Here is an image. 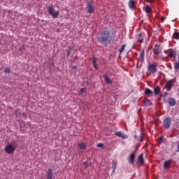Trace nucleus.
<instances>
[{
  "mask_svg": "<svg viewBox=\"0 0 179 179\" xmlns=\"http://www.w3.org/2000/svg\"><path fill=\"white\" fill-rule=\"evenodd\" d=\"M83 166H85L86 169H88V163L87 162H83Z\"/></svg>",
  "mask_w": 179,
  "mask_h": 179,
  "instance_id": "nucleus-33",
  "label": "nucleus"
},
{
  "mask_svg": "<svg viewBox=\"0 0 179 179\" xmlns=\"http://www.w3.org/2000/svg\"><path fill=\"white\" fill-rule=\"evenodd\" d=\"M86 90L85 88H81L78 92L79 95H82L84 92H85Z\"/></svg>",
  "mask_w": 179,
  "mask_h": 179,
  "instance_id": "nucleus-28",
  "label": "nucleus"
},
{
  "mask_svg": "<svg viewBox=\"0 0 179 179\" xmlns=\"http://www.w3.org/2000/svg\"><path fill=\"white\" fill-rule=\"evenodd\" d=\"M92 64H93V66L95 69L98 70L99 69V66L97 65V61H96V58L95 57H92Z\"/></svg>",
  "mask_w": 179,
  "mask_h": 179,
  "instance_id": "nucleus-13",
  "label": "nucleus"
},
{
  "mask_svg": "<svg viewBox=\"0 0 179 179\" xmlns=\"http://www.w3.org/2000/svg\"><path fill=\"white\" fill-rule=\"evenodd\" d=\"M160 92H161V89H160V87H159V86H157L154 89V94H156V95H159Z\"/></svg>",
  "mask_w": 179,
  "mask_h": 179,
  "instance_id": "nucleus-19",
  "label": "nucleus"
},
{
  "mask_svg": "<svg viewBox=\"0 0 179 179\" xmlns=\"http://www.w3.org/2000/svg\"><path fill=\"white\" fill-rule=\"evenodd\" d=\"M135 0H129V3H128V6L130 9L131 10H134V6H135Z\"/></svg>",
  "mask_w": 179,
  "mask_h": 179,
  "instance_id": "nucleus-12",
  "label": "nucleus"
},
{
  "mask_svg": "<svg viewBox=\"0 0 179 179\" xmlns=\"http://www.w3.org/2000/svg\"><path fill=\"white\" fill-rule=\"evenodd\" d=\"M174 70L176 71L179 70V62L174 64Z\"/></svg>",
  "mask_w": 179,
  "mask_h": 179,
  "instance_id": "nucleus-26",
  "label": "nucleus"
},
{
  "mask_svg": "<svg viewBox=\"0 0 179 179\" xmlns=\"http://www.w3.org/2000/svg\"><path fill=\"white\" fill-rule=\"evenodd\" d=\"M171 163H172L171 160L165 161L164 163V169H169V167H170V164H171Z\"/></svg>",
  "mask_w": 179,
  "mask_h": 179,
  "instance_id": "nucleus-16",
  "label": "nucleus"
},
{
  "mask_svg": "<svg viewBox=\"0 0 179 179\" xmlns=\"http://www.w3.org/2000/svg\"><path fill=\"white\" fill-rule=\"evenodd\" d=\"M167 56L171 58H174L176 57V55L174 54L173 50H171V52L168 54Z\"/></svg>",
  "mask_w": 179,
  "mask_h": 179,
  "instance_id": "nucleus-24",
  "label": "nucleus"
},
{
  "mask_svg": "<svg viewBox=\"0 0 179 179\" xmlns=\"http://www.w3.org/2000/svg\"><path fill=\"white\" fill-rule=\"evenodd\" d=\"M173 80H169L167 83L166 84V89H171L173 86Z\"/></svg>",
  "mask_w": 179,
  "mask_h": 179,
  "instance_id": "nucleus-15",
  "label": "nucleus"
},
{
  "mask_svg": "<svg viewBox=\"0 0 179 179\" xmlns=\"http://www.w3.org/2000/svg\"><path fill=\"white\" fill-rule=\"evenodd\" d=\"M172 123V120L170 117H166L164 120L163 121V126L164 129H168L169 128L171 127Z\"/></svg>",
  "mask_w": 179,
  "mask_h": 179,
  "instance_id": "nucleus-4",
  "label": "nucleus"
},
{
  "mask_svg": "<svg viewBox=\"0 0 179 179\" xmlns=\"http://www.w3.org/2000/svg\"><path fill=\"white\" fill-rule=\"evenodd\" d=\"M96 146H97L98 148H102V147L103 146V143H98V144L96 145Z\"/></svg>",
  "mask_w": 179,
  "mask_h": 179,
  "instance_id": "nucleus-35",
  "label": "nucleus"
},
{
  "mask_svg": "<svg viewBox=\"0 0 179 179\" xmlns=\"http://www.w3.org/2000/svg\"><path fill=\"white\" fill-rule=\"evenodd\" d=\"M52 177H53L52 170L51 169H49L48 170V172L46 173V179H52Z\"/></svg>",
  "mask_w": 179,
  "mask_h": 179,
  "instance_id": "nucleus-11",
  "label": "nucleus"
},
{
  "mask_svg": "<svg viewBox=\"0 0 179 179\" xmlns=\"http://www.w3.org/2000/svg\"><path fill=\"white\" fill-rule=\"evenodd\" d=\"M135 138H137V136H135Z\"/></svg>",
  "mask_w": 179,
  "mask_h": 179,
  "instance_id": "nucleus-44",
  "label": "nucleus"
},
{
  "mask_svg": "<svg viewBox=\"0 0 179 179\" xmlns=\"http://www.w3.org/2000/svg\"><path fill=\"white\" fill-rule=\"evenodd\" d=\"M148 71L150 73L155 74L157 72V66L155 64H150L148 66Z\"/></svg>",
  "mask_w": 179,
  "mask_h": 179,
  "instance_id": "nucleus-6",
  "label": "nucleus"
},
{
  "mask_svg": "<svg viewBox=\"0 0 179 179\" xmlns=\"http://www.w3.org/2000/svg\"><path fill=\"white\" fill-rule=\"evenodd\" d=\"M94 3L92 1H90L87 3V13L92 14L94 13L95 8L94 7Z\"/></svg>",
  "mask_w": 179,
  "mask_h": 179,
  "instance_id": "nucleus-5",
  "label": "nucleus"
},
{
  "mask_svg": "<svg viewBox=\"0 0 179 179\" xmlns=\"http://www.w3.org/2000/svg\"><path fill=\"white\" fill-rule=\"evenodd\" d=\"M144 93L145 94H152L153 92L149 88H145Z\"/></svg>",
  "mask_w": 179,
  "mask_h": 179,
  "instance_id": "nucleus-22",
  "label": "nucleus"
},
{
  "mask_svg": "<svg viewBox=\"0 0 179 179\" xmlns=\"http://www.w3.org/2000/svg\"><path fill=\"white\" fill-rule=\"evenodd\" d=\"M169 104L171 106H174L176 104V101L174 99L171 98V99H169Z\"/></svg>",
  "mask_w": 179,
  "mask_h": 179,
  "instance_id": "nucleus-18",
  "label": "nucleus"
},
{
  "mask_svg": "<svg viewBox=\"0 0 179 179\" xmlns=\"http://www.w3.org/2000/svg\"><path fill=\"white\" fill-rule=\"evenodd\" d=\"M78 146L80 150H85L87 148V144L85 143H78Z\"/></svg>",
  "mask_w": 179,
  "mask_h": 179,
  "instance_id": "nucleus-17",
  "label": "nucleus"
},
{
  "mask_svg": "<svg viewBox=\"0 0 179 179\" xmlns=\"http://www.w3.org/2000/svg\"><path fill=\"white\" fill-rule=\"evenodd\" d=\"M110 32L104 31L101 33V36L97 39V42L101 44H106L109 41Z\"/></svg>",
  "mask_w": 179,
  "mask_h": 179,
  "instance_id": "nucleus-1",
  "label": "nucleus"
},
{
  "mask_svg": "<svg viewBox=\"0 0 179 179\" xmlns=\"http://www.w3.org/2000/svg\"><path fill=\"white\" fill-rule=\"evenodd\" d=\"M178 134H179V131H178Z\"/></svg>",
  "mask_w": 179,
  "mask_h": 179,
  "instance_id": "nucleus-46",
  "label": "nucleus"
},
{
  "mask_svg": "<svg viewBox=\"0 0 179 179\" xmlns=\"http://www.w3.org/2000/svg\"><path fill=\"white\" fill-rule=\"evenodd\" d=\"M160 20H161V21L164 22L165 20V17H162Z\"/></svg>",
  "mask_w": 179,
  "mask_h": 179,
  "instance_id": "nucleus-39",
  "label": "nucleus"
},
{
  "mask_svg": "<svg viewBox=\"0 0 179 179\" xmlns=\"http://www.w3.org/2000/svg\"><path fill=\"white\" fill-rule=\"evenodd\" d=\"M174 38H175L176 39H179V33H178V32H176V33L174 34Z\"/></svg>",
  "mask_w": 179,
  "mask_h": 179,
  "instance_id": "nucleus-31",
  "label": "nucleus"
},
{
  "mask_svg": "<svg viewBox=\"0 0 179 179\" xmlns=\"http://www.w3.org/2000/svg\"><path fill=\"white\" fill-rule=\"evenodd\" d=\"M178 62H179V52L178 54Z\"/></svg>",
  "mask_w": 179,
  "mask_h": 179,
  "instance_id": "nucleus-41",
  "label": "nucleus"
},
{
  "mask_svg": "<svg viewBox=\"0 0 179 179\" xmlns=\"http://www.w3.org/2000/svg\"><path fill=\"white\" fill-rule=\"evenodd\" d=\"M115 135L117 136H119V137H121L122 135V132H116V133H115Z\"/></svg>",
  "mask_w": 179,
  "mask_h": 179,
  "instance_id": "nucleus-32",
  "label": "nucleus"
},
{
  "mask_svg": "<svg viewBox=\"0 0 179 179\" xmlns=\"http://www.w3.org/2000/svg\"><path fill=\"white\" fill-rule=\"evenodd\" d=\"M144 104L146 106H150L152 104L151 100L149 99H145L144 100Z\"/></svg>",
  "mask_w": 179,
  "mask_h": 179,
  "instance_id": "nucleus-23",
  "label": "nucleus"
},
{
  "mask_svg": "<svg viewBox=\"0 0 179 179\" xmlns=\"http://www.w3.org/2000/svg\"><path fill=\"white\" fill-rule=\"evenodd\" d=\"M15 115H17V111H15Z\"/></svg>",
  "mask_w": 179,
  "mask_h": 179,
  "instance_id": "nucleus-42",
  "label": "nucleus"
},
{
  "mask_svg": "<svg viewBox=\"0 0 179 179\" xmlns=\"http://www.w3.org/2000/svg\"><path fill=\"white\" fill-rule=\"evenodd\" d=\"M136 150H135L134 152H132L130 156H129V163L130 164H134V160H135V157H136Z\"/></svg>",
  "mask_w": 179,
  "mask_h": 179,
  "instance_id": "nucleus-9",
  "label": "nucleus"
},
{
  "mask_svg": "<svg viewBox=\"0 0 179 179\" xmlns=\"http://www.w3.org/2000/svg\"><path fill=\"white\" fill-rule=\"evenodd\" d=\"M116 168H117V162L115 161H113L112 169H113V171H115Z\"/></svg>",
  "mask_w": 179,
  "mask_h": 179,
  "instance_id": "nucleus-25",
  "label": "nucleus"
},
{
  "mask_svg": "<svg viewBox=\"0 0 179 179\" xmlns=\"http://www.w3.org/2000/svg\"><path fill=\"white\" fill-rule=\"evenodd\" d=\"M104 80L106 82V83H108V84H111L112 83L111 79L107 76H104Z\"/></svg>",
  "mask_w": 179,
  "mask_h": 179,
  "instance_id": "nucleus-21",
  "label": "nucleus"
},
{
  "mask_svg": "<svg viewBox=\"0 0 179 179\" xmlns=\"http://www.w3.org/2000/svg\"><path fill=\"white\" fill-rule=\"evenodd\" d=\"M138 162L141 163V164H144L145 161L143 158V154H141L138 157Z\"/></svg>",
  "mask_w": 179,
  "mask_h": 179,
  "instance_id": "nucleus-14",
  "label": "nucleus"
},
{
  "mask_svg": "<svg viewBox=\"0 0 179 179\" xmlns=\"http://www.w3.org/2000/svg\"><path fill=\"white\" fill-rule=\"evenodd\" d=\"M158 141L159 143H162L164 141V136L158 138Z\"/></svg>",
  "mask_w": 179,
  "mask_h": 179,
  "instance_id": "nucleus-30",
  "label": "nucleus"
},
{
  "mask_svg": "<svg viewBox=\"0 0 179 179\" xmlns=\"http://www.w3.org/2000/svg\"><path fill=\"white\" fill-rule=\"evenodd\" d=\"M48 13H49V15L52 16L55 19L57 18L59 15V11L55 12L53 6H49V8H48Z\"/></svg>",
  "mask_w": 179,
  "mask_h": 179,
  "instance_id": "nucleus-2",
  "label": "nucleus"
},
{
  "mask_svg": "<svg viewBox=\"0 0 179 179\" xmlns=\"http://www.w3.org/2000/svg\"><path fill=\"white\" fill-rule=\"evenodd\" d=\"M127 45L126 44H123L121 48L119 49V52L120 55H121L125 50Z\"/></svg>",
  "mask_w": 179,
  "mask_h": 179,
  "instance_id": "nucleus-20",
  "label": "nucleus"
},
{
  "mask_svg": "<svg viewBox=\"0 0 179 179\" xmlns=\"http://www.w3.org/2000/svg\"><path fill=\"white\" fill-rule=\"evenodd\" d=\"M145 12H146L147 13H150L152 12V8H151L149 6H147L145 7Z\"/></svg>",
  "mask_w": 179,
  "mask_h": 179,
  "instance_id": "nucleus-27",
  "label": "nucleus"
},
{
  "mask_svg": "<svg viewBox=\"0 0 179 179\" xmlns=\"http://www.w3.org/2000/svg\"><path fill=\"white\" fill-rule=\"evenodd\" d=\"M139 57H140L141 62L143 63L145 61V50L144 49L141 50L139 53Z\"/></svg>",
  "mask_w": 179,
  "mask_h": 179,
  "instance_id": "nucleus-10",
  "label": "nucleus"
},
{
  "mask_svg": "<svg viewBox=\"0 0 179 179\" xmlns=\"http://www.w3.org/2000/svg\"><path fill=\"white\" fill-rule=\"evenodd\" d=\"M120 137H122V138H127V136H125L124 134H122V136Z\"/></svg>",
  "mask_w": 179,
  "mask_h": 179,
  "instance_id": "nucleus-36",
  "label": "nucleus"
},
{
  "mask_svg": "<svg viewBox=\"0 0 179 179\" xmlns=\"http://www.w3.org/2000/svg\"><path fill=\"white\" fill-rule=\"evenodd\" d=\"M89 84V83H87V85H88Z\"/></svg>",
  "mask_w": 179,
  "mask_h": 179,
  "instance_id": "nucleus-45",
  "label": "nucleus"
},
{
  "mask_svg": "<svg viewBox=\"0 0 179 179\" xmlns=\"http://www.w3.org/2000/svg\"><path fill=\"white\" fill-rule=\"evenodd\" d=\"M154 124H155L156 125H157V124H158V120H154Z\"/></svg>",
  "mask_w": 179,
  "mask_h": 179,
  "instance_id": "nucleus-37",
  "label": "nucleus"
},
{
  "mask_svg": "<svg viewBox=\"0 0 179 179\" xmlns=\"http://www.w3.org/2000/svg\"><path fill=\"white\" fill-rule=\"evenodd\" d=\"M72 50L73 49L71 47L69 48V50H67V56L71 55V54L72 53Z\"/></svg>",
  "mask_w": 179,
  "mask_h": 179,
  "instance_id": "nucleus-29",
  "label": "nucleus"
},
{
  "mask_svg": "<svg viewBox=\"0 0 179 179\" xmlns=\"http://www.w3.org/2000/svg\"><path fill=\"white\" fill-rule=\"evenodd\" d=\"M145 38V34L144 32H141L137 35V38L139 43H143Z\"/></svg>",
  "mask_w": 179,
  "mask_h": 179,
  "instance_id": "nucleus-8",
  "label": "nucleus"
},
{
  "mask_svg": "<svg viewBox=\"0 0 179 179\" xmlns=\"http://www.w3.org/2000/svg\"><path fill=\"white\" fill-rule=\"evenodd\" d=\"M146 1H147L148 3H152V0H146Z\"/></svg>",
  "mask_w": 179,
  "mask_h": 179,
  "instance_id": "nucleus-40",
  "label": "nucleus"
},
{
  "mask_svg": "<svg viewBox=\"0 0 179 179\" xmlns=\"http://www.w3.org/2000/svg\"><path fill=\"white\" fill-rule=\"evenodd\" d=\"M4 72L10 73V69L9 68H7V69H6V70H4Z\"/></svg>",
  "mask_w": 179,
  "mask_h": 179,
  "instance_id": "nucleus-34",
  "label": "nucleus"
},
{
  "mask_svg": "<svg viewBox=\"0 0 179 179\" xmlns=\"http://www.w3.org/2000/svg\"><path fill=\"white\" fill-rule=\"evenodd\" d=\"M153 53L155 55H158L162 53V48L161 46L159 45H155L154 48H153Z\"/></svg>",
  "mask_w": 179,
  "mask_h": 179,
  "instance_id": "nucleus-7",
  "label": "nucleus"
},
{
  "mask_svg": "<svg viewBox=\"0 0 179 179\" xmlns=\"http://www.w3.org/2000/svg\"><path fill=\"white\" fill-rule=\"evenodd\" d=\"M140 138H141L140 142H142V141H143V136L141 135V136H140Z\"/></svg>",
  "mask_w": 179,
  "mask_h": 179,
  "instance_id": "nucleus-38",
  "label": "nucleus"
},
{
  "mask_svg": "<svg viewBox=\"0 0 179 179\" xmlns=\"http://www.w3.org/2000/svg\"><path fill=\"white\" fill-rule=\"evenodd\" d=\"M178 151H179V141H178Z\"/></svg>",
  "mask_w": 179,
  "mask_h": 179,
  "instance_id": "nucleus-43",
  "label": "nucleus"
},
{
  "mask_svg": "<svg viewBox=\"0 0 179 179\" xmlns=\"http://www.w3.org/2000/svg\"><path fill=\"white\" fill-rule=\"evenodd\" d=\"M15 150H16V147H15L12 144H8L6 145V148H4V151L7 154H13Z\"/></svg>",
  "mask_w": 179,
  "mask_h": 179,
  "instance_id": "nucleus-3",
  "label": "nucleus"
}]
</instances>
